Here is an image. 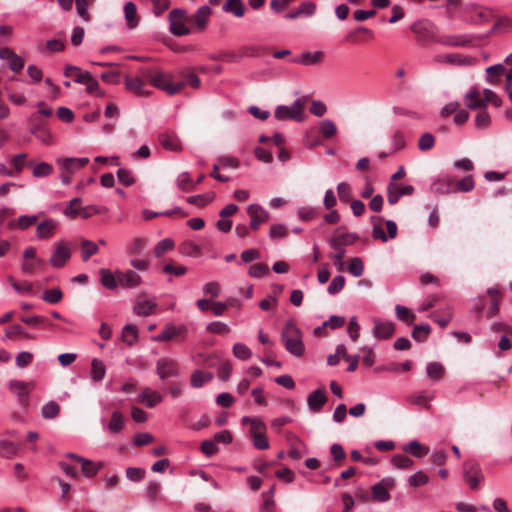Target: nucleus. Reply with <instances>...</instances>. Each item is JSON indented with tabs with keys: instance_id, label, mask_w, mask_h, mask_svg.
I'll use <instances>...</instances> for the list:
<instances>
[{
	"instance_id": "nucleus-52",
	"label": "nucleus",
	"mask_w": 512,
	"mask_h": 512,
	"mask_svg": "<svg viewBox=\"0 0 512 512\" xmlns=\"http://www.w3.org/2000/svg\"><path fill=\"white\" fill-rule=\"evenodd\" d=\"M392 465L398 469H410L413 461L406 455L395 454L391 459Z\"/></svg>"
},
{
	"instance_id": "nucleus-20",
	"label": "nucleus",
	"mask_w": 512,
	"mask_h": 512,
	"mask_svg": "<svg viewBox=\"0 0 512 512\" xmlns=\"http://www.w3.org/2000/svg\"><path fill=\"white\" fill-rule=\"evenodd\" d=\"M327 402V396L323 389H316L308 395L307 405L310 411L319 412Z\"/></svg>"
},
{
	"instance_id": "nucleus-45",
	"label": "nucleus",
	"mask_w": 512,
	"mask_h": 512,
	"mask_svg": "<svg viewBox=\"0 0 512 512\" xmlns=\"http://www.w3.org/2000/svg\"><path fill=\"white\" fill-rule=\"evenodd\" d=\"M176 186L183 192L193 191L192 178L188 172L180 173L176 178Z\"/></svg>"
},
{
	"instance_id": "nucleus-29",
	"label": "nucleus",
	"mask_w": 512,
	"mask_h": 512,
	"mask_svg": "<svg viewBox=\"0 0 512 512\" xmlns=\"http://www.w3.org/2000/svg\"><path fill=\"white\" fill-rule=\"evenodd\" d=\"M124 15L128 28H136L139 23V18L137 17V7L132 1H128L124 5Z\"/></svg>"
},
{
	"instance_id": "nucleus-39",
	"label": "nucleus",
	"mask_w": 512,
	"mask_h": 512,
	"mask_svg": "<svg viewBox=\"0 0 512 512\" xmlns=\"http://www.w3.org/2000/svg\"><path fill=\"white\" fill-rule=\"evenodd\" d=\"M453 185H454L455 192L456 191L464 192V193L470 192L475 187L473 175L469 174V175L463 177L462 179L453 180Z\"/></svg>"
},
{
	"instance_id": "nucleus-63",
	"label": "nucleus",
	"mask_w": 512,
	"mask_h": 512,
	"mask_svg": "<svg viewBox=\"0 0 512 512\" xmlns=\"http://www.w3.org/2000/svg\"><path fill=\"white\" fill-rule=\"evenodd\" d=\"M345 285V277L342 275L335 276L328 285L327 292L331 295L338 294Z\"/></svg>"
},
{
	"instance_id": "nucleus-22",
	"label": "nucleus",
	"mask_w": 512,
	"mask_h": 512,
	"mask_svg": "<svg viewBox=\"0 0 512 512\" xmlns=\"http://www.w3.org/2000/svg\"><path fill=\"white\" fill-rule=\"evenodd\" d=\"M138 400L148 408H153L162 402V395L151 388H145L139 395Z\"/></svg>"
},
{
	"instance_id": "nucleus-58",
	"label": "nucleus",
	"mask_w": 512,
	"mask_h": 512,
	"mask_svg": "<svg viewBox=\"0 0 512 512\" xmlns=\"http://www.w3.org/2000/svg\"><path fill=\"white\" fill-rule=\"evenodd\" d=\"M472 11L474 12V15L471 17V22L476 24L486 22L491 17V12L489 10L482 9L477 6L472 7Z\"/></svg>"
},
{
	"instance_id": "nucleus-56",
	"label": "nucleus",
	"mask_w": 512,
	"mask_h": 512,
	"mask_svg": "<svg viewBox=\"0 0 512 512\" xmlns=\"http://www.w3.org/2000/svg\"><path fill=\"white\" fill-rule=\"evenodd\" d=\"M80 202L81 198L79 197L71 199L68 202L66 208L63 210V214L70 219L76 218L80 214L81 208H75V205L79 204Z\"/></svg>"
},
{
	"instance_id": "nucleus-18",
	"label": "nucleus",
	"mask_w": 512,
	"mask_h": 512,
	"mask_svg": "<svg viewBox=\"0 0 512 512\" xmlns=\"http://www.w3.org/2000/svg\"><path fill=\"white\" fill-rule=\"evenodd\" d=\"M394 480L392 478H384L379 483L372 486L373 498L378 502H387L390 499V493L388 492V486L392 487Z\"/></svg>"
},
{
	"instance_id": "nucleus-50",
	"label": "nucleus",
	"mask_w": 512,
	"mask_h": 512,
	"mask_svg": "<svg viewBox=\"0 0 512 512\" xmlns=\"http://www.w3.org/2000/svg\"><path fill=\"white\" fill-rule=\"evenodd\" d=\"M9 386L11 391L16 393L19 397H27L30 386L29 383L21 380H12Z\"/></svg>"
},
{
	"instance_id": "nucleus-37",
	"label": "nucleus",
	"mask_w": 512,
	"mask_h": 512,
	"mask_svg": "<svg viewBox=\"0 0 512 512\" xmlns=\"http://www.w3.org/2000/svg\"><path fill=\"white\" fill-rule=\"evenodd\" d=\"M125 425V419L121 412L114 411L111 415V419L107 425V429L111 433H119L122 431Z\"/></svg>"
},
{
	"instance_id": "nucleus-5",
	"label": "nucleus",
	"mask_w": 512,
	"mask_h": 512,
	"mask_svg": "<svg viewBox=\"0 0 512 512\" xmlns=\"http://www.w3.org/2000/svg\"><path fill=\"white\" fill-rule=\"evenodd\" d=\"M170 32L175 36H185L191 33V29L187 23L189 16L186 10L177 8L170 11L168 15Z\"/></svg>"
},
{
	"instance_id": "nucleus-28",
	"label": "nucleus",
	"mask_w": 512,
	"mask_h": 512,
	"mask_svg": "<svg viewBox=\"0 0 512 512\" xmlns=\"http://www.w3.org/2000/svg\"><path fill=\"white\" fill-rule=\"evenodd\" d=\"M56 226L57 223L52 219L42 221L38 224L36 229L37 237L41 239L50 238L54 234Z\"/></svg>"
},
{
	"instance_id": "nucleus-51",
	"label": "nucleus",
	"mask_w": 512,
	"mask_h": 512,
	"mask_svg": "<svg viewBox=\"0 0 512 512\" xmlns=\"http://www.w3.org/2000/svg\"><path fill=\"white\" fill-rule=\"evenodd\" d=\"M427 375L434 379L440 380L444 374V367L438 362H429L426 367Z\"/></svg>"
},
{
	"instance_id": "nucleus-53",
	"label": "nucleus",
	"mask_w": 512,
	"mask_h": 512,
	"mask_svg": "<svg viewBox=\"0 0 512 512\" xmlns=\"http://www.w3.org/2000/svg\"><path fill=\"white\" fill-rule=\"evenodd\" d=\"M320 130L324 138L329 139L336 135L337 127L330 119H324L320 123Z\"/></svg>"
},
{
	"instance_id": "nucleus-8",
	"label": "nucleus",
	"mask_w": 512,
	"mask_h": 512,
	"mask_svg": "<svg viewBox=\"0 0 512 512\" xmlns=\"http://www.w3.org/2000/svg\"><path fill=\"white\" fill-rule=\"evenodd\" d=\"M463 477L472 490H477L480 482L483 480L480 465L475 460L465 461L463 463Z\"/></svg>"
},
{
	"instance_id": "nucleus-49",
	"label": "nucleus",
	"mask_w": 512,
	"mask_h": 512,
	"mask_svg": "<svg viewBox=\"0 0 512 512\" xmlns=\"http://www.w3.org/2000/svg\"><path fill=\"white\" fill-rule=\"evenodd\" d=\"M174 248V242L170 238H165L159 241L154 247V255L159 258L166 252L171 251Z\"/></svg>"
},
{
	"instance_id": "nucleus-6",
	"label": "nucleus",
	"mask_w": 512,
	"mask_h": 512,
	"mask_svg": "<svg viewBox=\"0 0 512 512\" xmlns=\"http://www.w3.org/2000/svg\"><path fill=\"white\" fill-rule=\"evenodd\" d=\"M30 133L34 135L41 143L53 145L54 137L43 120L37 114H32L28 119Z\"/></svg>"
},
{
	"instance_id": "nucleus-41",
	"label": "nucleus",
	"mask_w": 512,
	"mask_h": 512,
	"mask_svg": "<svg viewBox=\"0 0 512 512\" xmlns=\"http://www.w3.org/2000/svg\"><path fill=\"white\" fill-rule=\"evenodd\" d=\"M439 42L446 46H466L470 43V39L467 36L447 35L442 36Z\"/></svg>"
},
{
	"instance_id": "nucleus-47",
	"label": "nucleus",
	"mask_w": 512,
	"mask_h": 512,
	"mask_svg": "<svg viewBox=\"0 0 512 512\" xmlns=\"http://www.w3.org/2000/svg\"><path fill=\"white\" fill-rule=\"evenodd\" d=\"M214 194L213 193H206V194H199V195H192L188 196L186 198V201L189 204L196 205L199 207H203L214 200Z\"/></svg>"
},
{
	"instance_id": "nucleus-62",
	"label": "nucleus",
	"mask_w": 512,
	"mask_h": 512,
	"mask_svg": "<svg viewBox=\"0 0 512 512\" xmlns=\"http://www.w3.org/2000/svg\"><path fill=\"white\" fill-rule=\"evenodd\" d=\"M181 250L184 254L192 257H197L201 253V248L194 241L187 240L182 243Z\"/></svg>"
},
{
	"instance_id": "nucleus-10",
	"label": "nucleus",
	"mask_w": 512,
	"mask_h": 512,
	"mask_svg": "<svg viewBox=\"0 0 512 512\" xmlns=\"http://www.w3.org/2000/svg\"><path fill=\"white\" fill-rule=\"evenodd\" d=\"M247 213L250 216V228L257 231L261 224L269 220V213L258 204H251L247 207Z\"/></svg>"
},
{
	"instance_id": "nucleus-40",
	"label": "nucleus",
	"mask_w": 512,
	"mask_h": 512,
	"mask_svg": "<svg viewBox=\"0 0 512 512\" xmlns=\"http://www.w3.org/2000/svg\"><path fill=\"white\" fill-rule=\"evenodd\" d=\"M432 399H433L432 395H428L425 392H419V393L411 394L408 397L407 400L411 404H414V405H417V406H421V407H424L426 409H430L431 408L430 401Z\"/></svg>"
},
{
	"instance_id": "nucleus-1",
	"label": "nucleus",
	"mask_w": 512,
	"mask_h": 512,
	"mask_svg": "<svg viewBox=\"0 0 512 512\" xmlns=\"http://www.w3.org/2000/svg\"><path fill=\"white\" fill-rule=\"evenodd\" d=\"M281 341L285 349L295 357H302L305 352L303 334L293 321H288L282 332Z\"/></svg>"
},
{
	"instance_id": "nucleus-30",
	"label": "nucleus",
	"mask_w": 512,
	"mask_h": 512,
	"mask_svg": "<svg viewBox=\"0 0 512 512\" xmlns=\"http://www.w3.org/2000/svg\"><path fill=\"white\" fill-rule=\"evenodd\" d=\"M155 308L156 303L153 300H143L134 305L133 312L138 316H149L154 313Z\"/></svg>"
},
{
	"instance_id": "nucleus-34",
	"label": "nucleus",
	"mask_w": 512,
	"mask_h": 512,
	"mask_svg": "<svg viewBox=\"0 0 512 512\" xmlns=\"http://www.w3.org/2000/svg\"><path fill=\"white\" fill-rule=\"evenodd\" d=\"M213 379V374L211 372H206L202 370H195L190 379L191 386L194 388H200L205 383L211 381Z\"/></svg>"
},
{
	"instance_id": "nucleus-25",
	"label": "nucleus",
	"mask_w": 512,
	"mask_h": 512,
	"mask_svg": "<svg viewBox=\"0 0 512 512\" xmlns=\"http://www.w3.org/2000/svg\"><path fill=\"white\" fill-rule=\"evenodd\" d=\"M100 274V282L103 287L114 290L119 286V282L117 279V270L115 273H112L109 269L102 268L99 270Z\"/></svg>"
},
{
	"instance_id": "nucleus-9",
	"label": "nucleus",
	"mask_w": 512,
	"mask_h": 512,
	"mask_svg": "<svg viewBox=\"0 0 512 512\" xmlns=\"http://www.w3.org/2000/svg\"><path fill=\"white\" fill-rule=\"evenodd\" d=\"M43 261L36 256V249L32 246L23 251L21 271L25 275H33L43 267Z\"/></svg>"
},
{
	"instance_id": "nucleus-64",
	"label": "nucleus",
	"mask_w": 512,
	"mask_h": 512,
	"mask_svg": "<svg viewBox=\"0 0 512 512\" xmlns=\"http://www.w3.org/2000/svg\"><path fill=\"white\" fill-rule=\"evenodd\" d=\"M297 215L300 220L309 222L317 216V210L314 207L302 206L298 208Z\"/></svg>"
},
{
	"instance_id": "nucleus-19",
	"label": "nucleus",
	"mask_w": 512,
	"mask_h": 512,
	"mask_svg": "<svg viewBox=\"0 0 512 512\" xmlns=\"http://www.w3.org/2000/svg\"><path fill=\"white\" fill-rule=\"evenodd\" d=\"M357 240H359V235L357 233H341L334 234L328 240V244L332 249H338V246H349L354 244Z\"/></svg>"
},
{
	"instance_id": "nucleus-33",
	"label": "nucleus",
	"mask_w": 512,
	"mask_h": 512,
	"mask_svg": "<svg viewBox=\"0 0 512 512\" xmlns=\"http://www.w3.org/2000/svg\"><path fill=\"white\" fill-rule=\"evenodd\" d=\"M78 462L82 466L83 475L88 478L95 476L103 466L101 462L95 463L86 458H78Z\"/></svg>"
},
{
	"instance_id": "nucleus-23",
	"label": "nucleus",
	"mask_w": 512,
	"mask_h": 512,
	"mask_svg": "<svg viewBox=\"0 0 512 512\" xmlns=\"http://www.w3.org/2000/svg\"><path fill=\"white\" fill-rule=\"evenodd\" d=\"M125 86L128 90L134 92L138 96L148 95L146 90V82L142 77H125Z\"/></svg>"
},
{
	"instance_id": "nucleus-43",
	"label": "nucleus",
	"mask_w": 512,
	"mask_h": 512,
	"mask_svg": "<svg viewBox=\"0 0 512 512\" xmlns=\"http://www.w3.org/2000/svg\"><path fill=\"white\" fill-rule=\"evenodd\" d=\"M431 332V327L427 323L415 325L412 331V338L417 342H424Z\"/></svg>"
},
{
	"instance_id": "nucleus-21",
	"label": "nucleus",
	"mask_w": 512,
	"mask_h": 512,
	"mask_svg": "<svg viewBox=\"0 0 512 512\" xmlns=\"http://www.w3.org/2000/svg\"><path fill=\"white\" fill-rule=\"evenodd\" d=\"M373 335L377 339H387L394 333V324L391 321L374 319Z\"/></svg>"
},
{
	"instance_id": "nucleus-55",
	"label": "nucleus",
	"mask_w": 512,
	"mask_h": 512,
	"mask_svg": "<svg viewBox=\"0 0 512 512\" xmlns=\"http://www.w3.org/2000/svg\"><path fill=\"white\" fill-rule=\"evenodd\" d=\"M233 354L240 360H247L251 357L252 352L246 344L238 342L233 345Z\"/></svg>"
},
{
	"instance_id": "nucleus-12",
	"label": "nucleus",
	"mask_w": 512,
	"mask_h": 512,
	"mask_svg": "<svg viewBox=\"0 0 512 512\" xmlns=\"http://www.w3.org/2000/svg\"><path fill=\"white\" fill-rule=\"evenodd\" d=\"M211 14V7L208 5H203L197 9L194 15L189 17V21L194 25L196 31L202 32L206 30Z\"/></svg>"
},
{
	"instance_id": "nucleus-13",
	"label": "nucleus",
	"mask_w": 512,
	"mask_h": 512,
	"mask_svg": "<svg viewBox=\"0 0 512 512\" xmlns=\"http://www.w3.org/2000/svg\"><path fill=\"white\" fill-rule=\"evenodd\" d=\"M71 257L70 247L63 241L59 242L53 251L49 263L54 268H61Z\"/></svg>"
},
{
	"instance_id": "nucleus-27",
	"label": "nucleus",
	"mask_w": 512,
	"mask_h": 512,
	"mask_svg": "<svg viewBox=\"0 0 512 512\" xmlns=\"http://www.w3.org/2000/svg\"><path fill=\"white\" fill-rule=\"evenodd\" d=\"M403 451L416 458H422L429 453V447L422 445L418 440H412L403 446Z\"/></svg>"
},
{
	"instance_id": "nucleus-2",
	"label": "nucleus",
	"mask_w": 512,
	"mask_h": 512,
	"mask_svg": "<svg viewBox=\"0 0 512 512\" xmlns=\"http://www.w3.org/2000/svg\"><path fill=\"white\" fill-rule=\"evenodd\" d=\"M464 103L469 109L477 110L486 108L489 103L498 108L502 105V100L490 89L481 92L477 87H471L464 96Z\"/></svg>"
},
{
	"instance_id": "nucleus-60",
	"label": "nucleus",
	"mask_w": 512,
	"mask_h": 512,
	"mask_svg": "<svg viewBox=\"0 0 512 512\" xmlns=\"http://www.w3.org/2000/svg\"><path fill=\"white\" fill-rule=\"evenodd\" d=\"M206 330L210 333L224 335L230 331L229 326L221 321H213L207 324Z\"/></svg>"
},
{
	"instance_id": "nucleus-4",
	"label": "nucleus",
	"mask_w": 512,
	"mask_h": 512,
	"mask_svg": "<svg viewBox=\"0 0 512 512\" xmlns=\"http://www.w3.org/2000/svg\"><path fill=\"white\" fill-rule=\"evenodd\" d=\"M143 77L149 79L155 88L165 91L170 96L179 93L185 87L184 82L174 83L172 75L163 72L151 74L149 71H144Z\"/></svg>"
},
{
	"instance_id": "nucleus-35",
	"label": "nucleus",
	"mask_w": 512,
	"mask_h": 512,
	"mask_svg": "<svg viewBox=\"0 0 512 512\" xmlns=\"http://www.w3.org/2000/svg\"><path fill=\"white\" fill-rule=\"evenodd\" d=\"M504 66L502 64L492 65L486 68V81L491 85H496L500 82V77L504 73Z\"/></svg>"
},
{
	"instance_id": "nucleus-17",
	"label": "nucleus",
	"mask_w": 512,
	"mask_h": 512,
	"mask_svg": "<svg viewBox=\"0 0 512 512\" xmlns=\"http://www.w3.org/2000/svg\"><path fill=\"white\" fill-rule=\"evenodd\" d=\"M430 191L436 195L455 193L453 179L449 175L437 178L430 186Z\"/></svg>"
},
{
	"instance_id": "nucleus-61",
	"label": "nucleus",
	"mask_w": 512,
	"mask_h": 512,
	"mask_svg": "<svg viewBox=\"0 0 512 512\" xmlns=\"http://www.w3.org/2000/svg\"><path fill=\"white\" fill-rule=\"evenodd\" d=\"M435 144V138L433 134L426 132L422 134L418 140V148L421 151H428L433 148Z\"/></svg>"
},
{
	"instance_id": "nucleus-14",
	"label": "nucleus",
	"mask_w": 512,
	"mask_h": 512,
	"mask_svg": "<svg viewBox=\"0 0 512 512\" xmlns=\"http://www.w3.org/2000/svg\"><path fill=\"white\" fill-rule=\"evenodd\" d=\"M413 192L414 187L412 185H401L395 182H390L387 188V200L390 205H394L402 196L411 195Z\"/></svg>"
},
{
	"instance_id": "nucleus-38",
	"label": "nucleus",
	"mask_w": 512,
	"mask_h": 512,
	"mask_svg": "<svg viewBox=\"0 0 512 512\" xmlns=\"http://www.w3.org/2000/svg\"><path fill=\"white\" fill-rule=\"evenodd\" d=\"M106 374V367L102 360L93 359L91 362L90 376L94 382L101 381Z\"/></svg>"
},
{
	"instance_id": "nucleus-3",
	"label": "nucleus",
	"mask_w": 512,
	"mask_h": 512,
	"mask_svg": "<svg viewBox=\"0 0 512 512\" xmlns=\"http://www.w3.org/2000/svg\"><path fill=\"white\" fill-rule=\"evenodd\" d=\"M72 72H77V77L74 78V82L78 84L86 85V91L90 95L97 97H104L105 92L101 89L99 82L92 76L90 72L82 71L78 66L67 64L64 67V75L70 76Z\"/></svg>"
},
{
	"instance_id": "nucleus-57",
	"label": "nucleus",
	"mask_w": 512,
	"mask_h": 512,
	"mask_svg": "<svg viewBox=\"0 0 512 512\" xmlns=\"http://www.w3.org/2000/svg\"><path fill=\"white\" fill-rule=\"evenodd\" d=\"M395 313H396V317L399 320L405 321L408 324L413 323L416 318L415 315L413 313H411L407 307L399 305V304L396 305V307H395Z\"/></svg>"
},
{
	"instance_id": "nucleus-26",
	"label": "nucleus",
	"mask_w": 512,
	"mask_h": 512,
	"mask_svg": "<svg viewBox=\"0 0 512 512\" xmlns=\"http://www.w3.org/2000/svg\"><path fill=\"white\" fill-rule=\"evenodd\" d=\"M159 142L161 146L169 151L178 152L181 151V144L179 139L174 134L162 133L159 135Z\"/></svg>"
},
{
	"instance_id": "nucleus-16",
	"label": "nucleus",
	"mask_w": 512,
	"mask_h": 512,
	"mask_svg": "<svg viewBox=\"0 0 512 512\" xmlns=\"http://www.w3.org/2000/svg\"><path fill=\"white\" fill-rule=\"evenodd\" d=\"M56 163L65 172L72 174L89 163L87 157H67L63 159H57Z\"/></svg>"
},
{
	"instance_id": "nucleus-32",
	"label": "nucleus",
	"mask_w": 512,
	"mask_h": 512,
	"mask_svg": "<svg viewBox=\"0 0 512 512\" xmlns=\"http://www.w3.org/2000/svg\"><path fill=\"white\" fill-rule=\"evenodd\" d=\"M185 330L184 326L176 327L174 325H166L161 333L154 337L155 341H168L175 336L179 335L182 331Z\"/></svg>"
},
{
	"instance_id": "nucleus-42",
	"label": "nucleus",
	"mask_w": 512,
	"mask_h": 512,
	"mask_svg": "<svg viewBox=\"0 0 512 512\" xmlns=\"http://www.w3.org/2000/svg\"><path fill=\"white\" fill-rule=\"evenodd\" d=\"M60 412V406L55 401H49L46 404H44L41 408V416L44 419H54L58 416Z\"/></svg>"
},
{
	"instance_id": "nucleus-24",
	"label": "nucleus",
	"mask_w": 512,
	"mask_h": 512,
	"mask_svg": "<svg viewBox=\"0 0 512 512\" xmlns=\"http://www.w3.org/2000/svg\"><path fill=\"white\" fill-rule=\"evenodd\" d=\"M323 52L315 51V52H305L302 53L299 57H294L290 61L292 63H298L303 66H311L317 63H320L323 59Z\"/></svg>"
},
{
	"instance_id": "nucleus-31",
	"label": "nucleus",
	"mask_w": 512,
	"mask_h": 512,
	"mask_svg": "<svg viewBox=\"0 0 512 512\" xmlns=\"http://www.w3.org/2000/svg\"><path fill=\"white\" fill-rule=\"evenodd\" d=\"M222 9L236 17H242L245 13V5L241 0H226Z\"/></svg>"
},
{
	"instance_id": "nucleus-11",
	"label": "nucleus",
	"mask_w": 512,
	"mask_h": 512,
	"mask_svg": "<svg viewBox=\"0 0 512 512\" xmlns=\"http://www.w3.org/2000/svg\"><path fill=\"white\" fill-rule=\"evenodd\" d=\"M156 373L162 380L179 375L178 364L170 358H160L156 363Z\"/></svg>"
},
{
	"instance_id": "nucleus-7",
	"label": "nucleus",
	"mask_w": 512,
	"mask_h": 512,
	"mask_svg": "<svg viewBox=\"0 0 512 512\" xmlns=\"http://www.w3.org/2000/svg\"><path fill=\"white\" fill-rule=\"evenodd\" d=\"M274 117L278 121L291 119L300 122L304 117L303 104L299 100H295L290 106L279 105L275 109Z\"/></svg>"
},
{
	"instance_id": "nucleus-36",
	"label": "nucleus",
	"mask_w": 512,
	"mask_h": 512,
	"mask_svg": "<svg viewBox=\"0 0 512 512\" xmlns=\"http://www.w3.org/2000/svg\"><path fill=\"white\" fill-rule=\"evenodd\" d=\"M121 339L129 346L135 344L138 340V329L135 325L126 324L121 333Z\"/></svg>"
},
{
	"instance_id": "nucleus-46",
	"label": "nucleus",
	"mask_w": 512,
	"mask_h": 512,
	"mask_svg": "<svg viewBox=\"0 0 512 512\" xmlns=\"http://www.w3.org/2000/svg\"><path fill=\"white\" fill-rule=\"evenodd\" d=\"M18 453V446L8 440H0V455L6 458H13Z\"/></svg>"
},
{
	"instance_id": "nucleus-15",
	"label": "nucleus",
	"mask_w": 512,
	"mask_h": 512,
	"mask_svg": "<svg viewBox=\"0 0 512 512\" xmlns=\"http://www.w3.org/2000/svg\"><path fill=\"white\" fill-rule=\"evenodd\" d=\"M117 279L119 286L124 289H134L142 283L141 276L134 270H117Z\"/></svg>"
},
{
	"instance_id": "nucleus-59",
	"label": "nucleus",
	"mask_w": 512,
	"mask_h": 512,
	"mask_svg": "<svg viewBox=\"0 0 512 512\" xmlns=\"http://www.w3.org/2000/svg\"><path fill=\"white\" fill-rule=\"evenodd\" d=\"M62 292L59 288H52L44 291L42 299L50 304H56L62 299Z\"/></svg>"
},
{
	"instance_id": "nucleus-48",
	"label": "nucleus",
	"mask_w": 512,
	"mask_h": 512,
	"mask_svg": "<svg viewBox=\"0 0 512 512\" xmlns=\"http://www.w3.org/2000/svg\"><path fill=\"white\" fill-rule=\"evenodd\" d=\"M53 173V167L47 162H40L33 166L32 174L36 178L48 177Z\"/></svg>"
},
{
	"instance_id": "nucleus-54",
	"label": "nucleus",
	"mask_w": 512,
	"mask_h": 512,
	"mask_svg": "<svg viewBox=\"0 0 512 512\" xmlns=\"http://www.w3.org/2000/svg\"><path fill=\"white\" fill-rule=\"evenodd\" d=\"M348 271L354 277H360L364 272V264L360 257H354L349 261Z\"/></svg>"
},
{
	"instance_id": "nucleus-44",
	"label": "nucleus",
	"mask_w": 512,
	"mask_h": 512,
	"mask_svg": "<svg viewBox=\"0 0 512 512\" xmlns=\"http://www.w3.org/2000/svg\"><path fill=\"white\" fill-rule=\"evenodd\" d=\"M82 255L81 258L84 262H87L91 256L98 253V246L94 242L84 239L81 242Z\"/></svg>"
}]
</instances>
